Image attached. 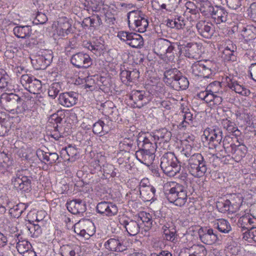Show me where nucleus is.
<instances>
[{"label": "nucleus", "instance_id": "nucleus-1", "mask_svg": "<svg viewBox=\"0 0 256 256\" xmlns=\"http://www.w3.org/2000/svg\"><path fill=\"white\" fill-rule=\"evenodd\" d=\"M138 146L139 150L135 154L137 160L146 166L152 164L155 158L156 147L158 146L155 144L152 136H140L138 139Z\"/></svg>", "mask_w": 256, "mask_h": 256}, {"label": "nucleus", "instance_id": "nucleus-2", "mask_svg": "<svg viewBox=\"0 0 256 256\" xmlns=\"http://www.w3.org/2000/svg\"><path fill=\"white\" fill-rule=\"evenodd\" d=\"M28 102L14 93H3L0 96V104L7 111L22 116L29 110Z\"/></svg>", "mask_w": 256, "mask_h": 256}, {"label": "nucleus", "instance_id": "nucleus-3", "mask_svg": "<svg viewBox=\"0 0 256 256\" xmlns=\"http://www.w3.org/2000/svg\"><path fill=\"white\" fill-rule=\"evenodd\" d=\"M174 186L166 190L164 194L168 200L176 206H182L188 200L187 191L184 186L172 182Z\"/></svg>", "mask_w": 256, "mask_h": 256}, {"label": "nucleus", "instance_id": "nucleus-4", "mask_svg": "<svg viewBox=\"0 0 256 256\" xmlns=\"http://www.w3.org/2000/svg\"><path fill=\"white\" fill-rule=\"evenodd\" d=\"M32 174L27 170H18L12 179L14 188L22 192H28L32 190Z\"/></svg>", "mask_w": 256, "mask_h": 256}, {"label": "nucleus", "instance_id": "nucleus-5", "mask_svg": "<svg viewBox=\"0 0 256 256\" xmlns=\"http://www.w3.org/2000/svg\"><path fill=\"white\" fill-rule=\"evenodd\" d=\"M187 168L189 172L196 178L202 176L208 170L206 162L200 153L194 154L191 156Z\"/></svg>", "mask_w": 256, "mask_h": 256}, {"label": "nucleus", "instance_id": "nucleus-6", "mask_svg": "<svg viewBox=\"0 0 256 256\" xmlns=\"http://www.w3.org/2000/svg\"><path fill=\"white\" fill-rule=\"evenodd\" d=\"M179 162L173 152L165 153L161 158L160 168L164 172L170 176H174L180 170Z\"/></svg>", "mask_w": 256, "mask_h": 256}, {"label": "nucleus", "instance_id": "nucleus-7", "mask_svg": "<svg viewBox=\"0 0 256 256\" xmlns=\"http://www.w3.org/2000/svg\"><path fill=\"white\" fill-rule=\"evenodd\" d=\"M128 19L129 27L140 32H144L148 25V20L140 10H134L128 12Z\"/></svg>", "mask_w": 256, "mask_h": 256}, {"label": "nucleus", "instance_id": "nucleus-8", "mask_svg": "<svg viewBox=\"0 0 256 256\" xmlns=\"http://www.w3.org/2000/svg\"><path fill=\"white\" fill-rule=\"evenodd\" d=\"M212 66L210 60L198 61L192 64V72L195 76L208 78L212 74Z\"/></svg>", "mask_w": 256, "mask_h": 256}, {"label": "nucleus", "instance_id": "nucleus-9", "mask_svg": "<svg viewBox=\"0 0 256 256\" xmlns=\"http://www.w3.org/2000/svg\"><path fill=\"white\" fill-rule=\"evenodd\" d=\"M74 231L78 235L86 239H88L95 231L94 225L91 222H78L74 224Z\"/></svg>", "mask_w": 256, "mask_h": 256}, {"label": "nucleus", "instance_id": "nucleus-10", "mask_svg": "<svg viewBox=\"0 0 256 256\" xmlns=\"http://www.w3.org/2000/svg\"><path fill=\"white\" fill-rule=\"evenodd\" d=\"M198 234L200 241L206 244L212 245L218 240L217 234L212 228L208 227H201L198 230Z\"/></svg>", "mask_w": 256, "mask_h": 256}, {"label": "nucleus", "instance_id": "nucleus-11", "mask_svg": "<svg viewBox=\"0 0 256 256\" xmlns=\"http://www.w3.org/2000/svg\"><path fill=\"white\" fill-rule=\"evenodd\" d=\"M52 58V52L46 50L42 52L41 54L36 56L35 59L32 60V62L34 64H36V69H44L50 64Z\"/></svg>", "mask_w": 256, "mask_h": 256}, {"label": "nucleus", "instance_id": "nucleus-12", "mask_svg": "<svg viewBox=\"0 0 256 256\" xmlns=\"http://www.w3.org/2000/svg\"><path fill=\"white\" fill-rule=\"evenodd\" d=\"M96 209L98 213L108 217L116 216L118 210L116 204L106 201L98 202Z\"/></svg>", "mask_w": 256, "mask_h": 256}, {"label": "nucleus", "instance_id": "nucleus-13", "mask_svg": "<svg viewBox=\"0 0 256 256\" xmlns=\"http://www.w3.org/2000/svg\"><path fill=\"white\" fill-rule=\"evenodd\" d=\"M70 62L74 66L78 68H88L92 64L90 56L86 53L81 52L73 54Z\"/></svg>", "mask_w": 256, "mask_h": 256}, {"label": "nucleus", "instance_id": "nucleus-14", "mask_svg": "<svg viewBox=\"0 0 256 256\" xmlns=\"http://www.w3.org/2000/svg\"><path fill=\"white\" fill-rule=\"evenodd\" d=\"M204 136L207 140L213 142V146L216 148L220 144L223 138L222 130L219 128H207L204 132Z\"/></svg>", "mask_w": 256, "mask_h": 256}, {"label": "nucleus", "instance_id": "nucleus-15", "mask_svg": "<svg viewBox=\"0 0 256 256\" xmlns=\"http://www.w3.org/2000/svg\"><path fill=\"white\" fill-rule=\"evenodd\" d=\"M180 0H152V8L158 11L170 12Z\"/></svg>", "mask_w": 256, "mask_h": 256}, {"label": "nucleus", "instance_id": "nucleus-16", "mask_svg": "<svg viewBox=\"0 0 256 256\" xmlns=\"http://www.w3.org/2000/svg\"><path fill=\"white\" fill-rule=\"evenodd\" d=\"M201 46L198 43L189 42L182 46L181 50L184 52L185 56L188 58L198 59L201 53Z\"/></svg>", "mask_w": 256, "mask_h": 256}, {"label": "nucleus", "instance_id": "nucleus-17", "mask_svg": "<svg viewBox=\"0 0 256 256\" xmlns=\"http://www.w3.org/2000/svg\"><path fill=\"white\" fill-rule=\"evenodd\" d=\"M196 28L198 34L206 38H210L214 32L212 24L205 20L198 22L196 24Z\"/></svg>", "mask_w": 256, "mask_h": 256}, {"label": "nucleus", "instance_id": "nucleus-18", "mask_svg": "<svg viewBox=\"0 0 256 256\" xmlns=\"http://www.w3.org/2000/svg\"><path fill=\"white\" fill-rule=\"evenodd\" d=\"M130 99L134 102V107L140 108L146 104L148 101V97L146 95L144 91L133 90L130 96Z\"/></svg>", "mask_w": 256, "mask_h": 256}, {"label": "nucleus", "instance_id": "nucleus-19", "mask_svg": "<svg viewBox=\"0 0 256 256\" xmlns=\"http://www.w3.org/2000/svg\"><path fill=\"white\" fill-rule=\"evenodd\" d=\"M78 94L70 92L60 94L58 98L59 103L66 108H70L76 104Z\"/></svg>", "mask_w": 256, "mask_h": 256}, {"label": "nucleus", "instance_id": "nucleus-20", "mask_svg": "<svg viewBox=\"0 0 256 256\" xmlns=\"http://www.w3.org/2000/svg\"><path fill=\"white\" fill-rule=\"evenodd\" d=\"M66 207L68 210L74 214H82L86 210L85 202L80 199H75L67 202Z\"/></svg>", "mask_w": 256, "mask_h": 256}, {"label": "nucleus", "instance_id": "nucleus-21", "mask_svg": "<svg viewBox=\"0 0 256 256\" xmlns=\"http://www.w3.org/2000/svg\"><path fill=\"white\" fill-rule=\"evenodd\" d=\"M236 46L232 41L228 40L225 44L222 58L226 61L234 62L236 60Z\"/></svg>", "mask_w": 256, "mask_h": 256}, {"label": "nucleus", "instance_id": "nucleus-22", "mask_svg": "<svg viewBox=\"0 0 256 256\" xmlns=\"http://www.w3.org/2000/svg\"><path fill=\"white\" fill-rule=\"evenodd\" d=\"M120 224L126 230L130 236H135L138 234L140 228V224L138 220H132L120 219Z\"/></svg>", "mask_w": 256, "mask_h": 256}, {"label": "nucleus", "instance_id": "nucleus-23", "mask_svg": "<svg viewBox=\"0 0 256 256\" xmlns=\"http://www.w3.org/2000/svg\"><path fill=\"white\" fill-rule=\"evenodd\" d=\"M247 151L246 146L237 140L230 154H232L235 161L238 162L246 156Z\"/></svg>", "mask_w": 256, "mask_h": 256}, {"label": "nucleus", "instance_id": "nucleus-24", "mask_svg": "<svg viewBox=\"0 0 256 256\" xmlns=\"http://www.w3.org/2000/svg\"><path fill=\"white\" fill-rule=\"evenodd\" d=\"M237 224L241 228L242 232L248 231L253 226H256V218H252L249 214H246L239 218Z\"/></svg>", "mask_w": 256, "mask_h": 256}, {"label": "nucleus", "instance_id": "nucleus-25", "mask_svg": "<svg viewBox=\"0 0 256 256\" xmlns=\"http://www.w3.org/2000/svg\"><path fill=\"white\" fill-rule=\"evenodd\" d=\"M228 12L224 8L216 6L214 10L210 17L216 24H220L226 22L228 20Z\"/></svg>", "mask_w": 256, "mask_h": 256}, {"label": "nucleus", "instance_id": "nucleus-26", "mask_svg": "<svg viewBox=\"0 0 256 256\" xmlns=\"http://www.w3.org/2000/svg\"><path fill=\"white\" fill-rule=\"evenodd\" d=\"M71 24L67 20L64 18H60L57 22V25L56 26L54 34L59 36H65L70 32Z\"/></svg>", "mask_w": 256, "mask_h": 256}, {"label": "nucleus", "instance_id": "nucleus-27", "mask_svg": "<svg viewBox=\"0 0 256 256\" xmlns=\"http://www.w3.org/2000/svg\"><path fill=\"white\" fill-rule=\"evenodd\" d=\"M156 146L160 144L162 142H167L171 138L172 133L166 128H162L156 132L152 136Z\"/></svg>", "mask_w": 256, "mask_h": 256}, {"label": "nucleus", "instance_id": "nucleus-28", "mask_svg": "<svg viewBox=\"0 0 256 256\" xmlns=\"http://www.w3.org/2000/svg\"><path fill=\"white\" fill-rule=\"evenodd\" d=\"M120 77L123 82H134L140 77V72L136 68L123 70L120 72Z\"/></svg>", "mask_w": 256, "mask_h": 256}, {"label": "nucleus", "instance_id": "nucleus-29", "mask_svg": "<svg viewBox=\"0 0 256 256\" xmlns=\"http://www.w3.org/2000/svg\"><path fill=\"white\" fill-rule=\"evenodd\" d=\"M36 154L39 160L44 163L52 164L56 162L58 158V156L56 152H45L40 149L36 150Z\"/></svg>", "mask_w": 256, "mask_h": 256}, {"label": "nucleus", "instance_id": "nucleus-30", "mask_svg": "<svg viewBox=\"0 0 256 256\" xmlns=\"http://www.w3.org/2000/svg\"><path fill=\"white\" fill-rule=\"evenodd\" d=\"M181 73L179 70L175 68L166 70L164 73V80L167 85L172 88L173 82L176 81L180 76Z\"/></svg>", "mask_w": 256, "mask_h": 256}, {"label": "nucleus", "instance_id": "nucleus-31", "mask_svg": "<svg viewBox=\"0 0 256 256\" xmlns=\"http://www.w3.org/2000/svg\"><path fill=\"white\" fill-rule=\"evenodd\" d=\"M132 191L136 192L143 200L149 202L154 198L156 189L152 186L140 190H136V188H135L134 190H132Z\"/></svg>", "mask_w": 256, "mask_h": 256}, {"label": "nucleus", "instance_id": "nucleus-32", "mask_svg": "<svg viewBox=\"0 0 256 256\" xmlns=\"http://www.w3.org/2000/svg\"><path fill=\"white\" fill-rule=\"evenodd\" d=\"M13 32L17 38L24 39L30 36L32 28L29 26H15L14 28Z\"/></svg>", "mask_w": 256, "mask_h": 256}, {"label": "nucleus", "instance_id": "nucleus-33", "mask_svg": "<svg viewBox=\"0 0 256 256\" xmlns=\"http://www.w3.org/2000/svg\"><path fill=\"white\" fill-rule=\"evenodd\" d=\"M16 249L20 254H22L30 249L32 246L29 242L22 240L20 234H16Z\"/></svg>", "mask_w": 256, "mask_h": 256}, {"label": "nucleus", "instance_id": "nucleus-34", "mask_svg": "<svg viewBox=\"0 0 256 256\" xmlns=\"http://www.w3.org/2000/svg\"><path fill=\"white\" fill-rule=\"evenodd\" d=\"M110 128L104 121L99 120L93 125L92 131L94 134L103 136L108 132Z\"/></svg>", "mask_w": 256, "mask_h": 256}, {"label": "nucleus", "instance_id": "nucleus-35", "mask_svg": "<svg viewBox=\"0 0 256 256\" xmlns=\"http://www.w3.org/2000/svg\"><path fill=\"white\" fill-rule=\"evenodd\" d=\"M200 4V10L202 15L208 17L211 16L216 6H213L208 0H201Z\"/></svg>", "mask_w": 256, "mask_h": 256}, {"label": "nucleus", "instance_id": "nucleus-36", "mask_svg": "<svg viewBox=\"0 0 256 256\" xmlns=\"http://www.w3.org/2000/svg\"><path fill=\"white\" fill-rule=\"evenodd\" d=\"M9 116L6 112L0 111V136H4L9 130Z\"/></svg>", "mask_w": 256, "mask_h": 256}, {"label": "nucleus", "instance_id": "nucleus-37", "mask_svg": "<svg viewBox=\"0 0 256 256\" xmlns=\"http://www.w3.org/2000/svg\"><path fill=\"white\" fill-rule=\"evenodd\" d=\"M144 44L143 38L140 34L132 32L128 44L134 48H140L143 46Z\"/></svg>", "mask_w": 256, "mask_h": 256}, {"label": "nucleus", "instance_id": "nucleus-38", "mask_svg": "<svg viewBox=\"0 0 256 256\" xmlns=\"http://www.w3.org/2000/svg\"><path fill=\"white\" fill-rule=\"evenodd\" d=\"M10 78L6 72L4 70L0 68V89L6 91L10 89Z\"/></svg>", "mask_w": 256, "mask_h": 256}, {"label": "nucleus", "instance_id": "nucleus-39", "mask_svg": "<svg viewBox=\"0 0 256 256\" xmlns=\"http://www.w3.org/2000/svg\"><path fill=\"white\" fill-rule=\"evenodd\" d=\"M180 76L178 80L173 82V88L176 90H186L189 85V82L188 78L181 73Z\"/></svg>", "mask_w": 256, "mask_h": 256}, {"label": "nucleus", "instance_id": "nucleus-40", "mask_svg": "<svg viewBox=\"0 0 256 256\" xmlns=\"http://www.w3.org/2000/svg\"><path fill=\"white\" fill-rule=\"evenodd\" d=\"M214 228H217L220 232L228 234L232 230V227L228 221L224 219H220L215 222Z\"/></svg>", "mask_w": 256, "mask_h": 256}, {"label": "nucleus", "instance_id": "nucleus-41", "mask_svg": "<svg viewBox=\"0 0 256 256\" xmlns=\"http://www.w3.org/2000/svg\"><path fill=\"white\" fill-rule=\"evenodd\" d=\"M169 40L164 39L160 38L154 44V50L156 52L160 55H165L166 48L168 47Z\"/></svg>", "mask_w": 256, "mask_h": 256}, {"label": "nucleus", "instance_id": "nucleus-42", "mask_svg": "<svg viewBox=\"0 0 256 256\" xmlns=\"http://www.w3.org/2000/svg\"><path fill=\"white\" fill-rule=\"evenodd\" d=\"M138 218L140 219L144 226V231L147 232L152 228V216L150 214L144 212H140L139 214Z\"/></svg>", "mask_w": 256, "mask_h": 256}, {"label": "nucleus", "instance_id": "nucleus-43", "mask_svg": "<svg viewBox=\"0 0 256 256\" xmlns=\"http://www.w3.org/2000/svg\"><path fill=\"white\" fill-rule=\"evenodd\" d=\"M42 84L41 82L34 78L33 80L29 84V86L26 90L32 94H38L41 91Z\"/></svg>", "mask_w": 256, "mask_h": 256}, {"label": "nucleus", "instance_id": "nucleus-44", "mask_svg": "<svg viewBox=\"0 0 256 256\" xmlns=\"http://www.w3.org/2000/svg\"><path fill=\"white\" fill-rule=\"evenodd\" d=\"M76 246L70 244L62 246L60 248V252L62 256H75Z\"/></svg>", "mask_w": 256, "mask_h": 256}, {"label": "nucleus", "instance_id": "nucleus-45", "mask_svg": "<svg viewBox=\"0 0 256 256\" xmlns=\"http://www.w3.org/2000/svg\"><path fill=\"white\" fill-rule=\"evenodd\" d=\"M103 112L106 116H113L114 113L116 112L117 109L114 104L110 101L106 102L103 104Z\"/></svg>", "mask_w": 256, "mask_h": 256}, {"label": "nucleus", "instance_id": "nucleus-46", "mask_svg": "<svg viewBox=\"0 0 256 256\" xmlns=\"http://www.w3.org/2000/svg\"><path fill=\"white\" fill-rule=\"evenodd\" d=\"M230 89L242 96H248L250 94L249 90L246 88L242 85L240 84L237 82L234 84L232 85Z\"/></svg>", "mask_w": 256, "mask_h": 256}, {"label": "nucleus", "instance_id": "nucleus-47", "mask_svg": "<svg viewBox=\"0 0 256 256\" xmlns=\"http://www.w3.org/2000/svg\"><path fill=\"white\" fill-rule=\"evenodd\" d=\"M207 92H212L214 94H222L220 83L218 82L215 81L210 83L206 87Z\"/></svg>", "mask_w": 256, "mask_h": 256}, {"label": "nucleus", "instance_id": "nucleus-48", "mask_svg": "<svg viewBox=\"0 0 256 256\" xmlns=\"http://www.w3.org/2000/svg\"><path fill=\"white\" fill-rule=\"evenodd\" d=\"M190 250L194 252L196 256H206L207 254V250L201 244L194 245L190 248Z\"/></svg>", "mask_w": 256, "mask_h": 256}, {"label": "nucleus", "instance_id": "nucleus-49", "mask_svg": "<svg viewBox=\"0 0 256 256\" xmlns=\"http://www.w3.org/2000/svg\"><path fill=\"white\" fill-rule=\"evenodd\" d=\"M60 90V84L58 82H54L48 88V96L52 98H54L57 96Z\"/></svg>", "mask_w": 256, "mask_h": 256}, {"label": "nucleus", "instance_id": "nucleus-50", "mask_svg": "<svg viewBox=\"0 0 256 256\" xmlns=\"http://www.w3.org/2000/svg\"><path fill=\"white\" fill-rule=\"evenodd\" d=\"M236 143L233 142L232 138L230 136H225L223 140V147L226 153L230 154L232 148Z\"/></svg>", "mask_w": 256, "mask_h": 256}, {"label": "nucleus", "instance_id": "nucleus-51", "mask_svg": "<svg viewBox=\"0 0 256 256\" xmlns=\"http://www.w3.org/2000/svg\"><path fill=\"white\" fill-rule=\"evenodd\" d=\"M228 200H230L231 204L233 208L238 207L242 202V196L240 194H228Z\"/></svg>", "mask_w": 256, "mask_h": 256}, {"label": "nucleus", "instance_id": "nucleus-52", "mask_svg": "<svg viewBox=\"0 0 256 256\" xmlns=\"http://www.w3.org/2000/svg\"><path fill=\"white\" fill-rule=\"evenodd\" d=\"M27 206L25 204L20 203L10 208V213H15L14 216L18 218L22 213L26 210Z\"/></svg>", "mask_w": 256, "mask_h": 256}, {"label": "nucleus", "instance_id": "nucleus-53", "mask_svg": "<svg viewBox=\"0 0 256 256\" xmlns=\"http://www.w3.org/2000/svg\"><path fill=\"white\" fill-rule=\"evenodd\" d=\"M134 144V141L130 138H124L119 144L120 148H122L125 152L130 150Z\"/></svg>", "mask_w": 256, "mask_h": 256}, {"label": "nucleus", "instance_id": "nucleus-54", "mask_svg": "<svg viewBox=\"0 0 256 256\" xmlns=\"http://www.w3.org/2000/svg\"><path fill=\"white\" fill-rule=\"evenodd\" d=\"M218 206L220 208L222 212H232L234 208L232 206L230 200L227 199L223 202H219Z\"/></svg>", "mask_w": 256, "mask_h": 256}, {"label": "nucleus", "instance_id": "nucleus-55", "mask_svg": "<svg viewBox=\"0 0 256 256\" xmlns=\"http://www.w3.org/2000/svg\"><path fill=\"white\" fill-rule=\"evenodd\" d=\"M120 240L114 238H111L108 240L104 244L106 248L111 251H116L118 246Z\"/></svg>", "mask_w": 256, "mask_h": 256}, {"label": "nucleus", "instance_id": "nucleus-56", "mask_svg": "<svg viewBox=\"0 0 256 256\" xmlns=\"http://www.w3.org/2000/svg\"><path fill=\"white\" fill-rule=\"evenodd\" d=\"M164 238L170 242H173L176 237V234L175 230H171L168 228L166 226L165 228H164Z\"/></svg>", "mask_w": 256, "mask_h": 256}, {"label": "nucleus", "instance_id": "nucleus-57", "mask_svg": "<svg viewBox=\"0 0 256 256\" xmlns=\"http://www.w3.org/2000/svg\"><path fill=\"white\" fill-rule=\"evenodd\" d=\"M116 168L112 164L106 165L104 168V173L106 176H110L114 178L117 176V172L115 171Z\"/></svg>", "mask_w": 256, "mask_h": 256}, {"label": "nucleus", "instance_id": "nucleus-58", "mask_svg": "<svg viewBox=\"0 0 256 256\" xmlns=\"http://www.w3.org/2000/svg\"><path fill=\"white\" fill-rule=\"evenodd\" d=\"M35 78L33 76H30L28 74H23L20 78V82L22 84L26 89L29 86V84Z\"/></svg>", "mask_w": 256, "mask_h": 256}, {"label": "nucleus", "instance_id": "nucleus-59", "mask_svg": "<svg viewBox=\"0 0 256 256\" xmlns=\"http://www.w3.org/2000/svg\"><path fill=\"white\" fill-rule=\"evenodd\" d=\"M28 228L34 237H38L42 232L40 226L38 224H32Z\"/></svg>", "mask_w": 256, "mask_h": 256}, {"label": "nucleus", "instance_id": "nucleus-60", "mask_svg": "<svg viewBox=\"0 0 256 256\" xmlns=\"http://www.w3.org/2000/svg\"><path fill=\"white\" fill-rule=\"evenodd\" d=\"M176 46H178L176 44L172 43L170 41L168 42V47L166 48V52L165 54V56L168 58H171L174 56V52H176V50H175Z\"/></svg>", "mask_w": 256, "mask_h": 256}, {"label": "nucleus", "instance_id": "nucleus-61", "mask_svg": "<svg viewBox=\"0 0 256 256\" xmlns=\"http://www.w3.org/2000/svg\"><path fill=\"white\" fill-rule=\"evenodd\" d=\"M90 18L91 27L98 28L102 24V20L98 14H94Z\"/></svg>", "mask_w": 256, "mask_h": 256}, {"label": "nucleus", "instance_id": "nucleus-62", "mask_svg": "<svg viewBox=\"0 0 256 256\" xmlns=\"http://www.w3.org/2000/svg\"><path fill=\"white\" fill-rule=\"evenodd\" d=\"M244 238H250L256 242V226H254L248 231L244 232Z\"/></svg>", "mask_w": 256, "mask_h": 256}, {"label": "nucleus", "instance_id": "nucleus-63", "mask_svg": "<svg viewBox=\"0 0 256 256\" xmlns=\"http://www.w3.org/2000/svg\"><path fill=\"white\" fill-rule=\"evenodd\" d=\"M150 93L152 94H157L159 93H162L164 91V88L162 84H158L156 85H152L150 89Z\"/></svg>", "mask_w": 256, "mask_h": 256}, {"label": "nucleus", "instance_id": "nucleus-64", "mask_svg": "<svg viewBox=\"0 0 256 256\" xmlns=\"http://www.w3.org/2000/svg\"><path fill=\"white\" fill-rule=\"evenodd\" d=\"M228 6L232 9L236 10L242 5L241 0H225Z\"/></svg>", "mask_w": 256, "mask_h": 256}]
</instances>
